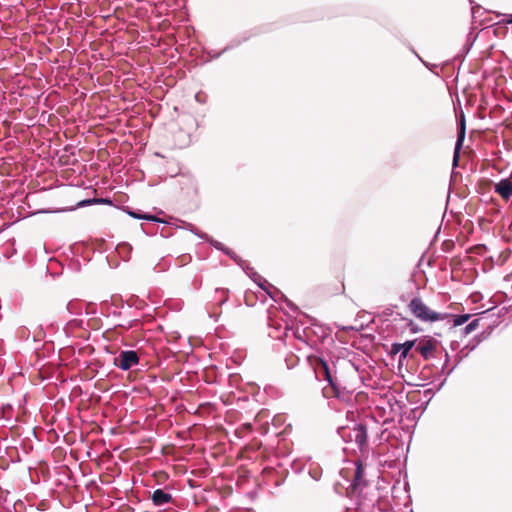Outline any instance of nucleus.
<instances>
[{
	"label": "nucleus",
	"instance_id": "1",
	"mask_svg": "<svg viewBox=\"0 0 512 512\" xmlns=\"http://www.w3.org/2000/svg\"><path fill=\"white\" fill-rule=\"evenodd\" d=\"M315 376L328 382L323 388L326 397H335L343 402L350 403L354 397V388L345 384L337 375L335 365H330L323 359H318L314 366Z\"/></svg>",
	"mask_w": 512,
	"mask_h": 512
},
{
	"label": "nucleus",
	"instance_id": "2",
	"mask_svg": "<svg viewBox=\"0 0 512 512\" xmlns=\"http://www.w3.org/2000/svg\"><path fill=\"white\" fill-rule=\"evenodd\" d=\"M339 434L342 437V439L347 443L350 444L351 447L344 448L345 450H352L356 452L359 450L360 452H363L367 447V431L366 427L361 424H357L353 427H346L339 429Z\"/></svg>",
	"mask_w": 512,
	"mask_h": 512
},
{
	"label": "nucleus",
	"instance_id": "3",
	"mask_svg": "<svg viewBox=\"0 0 512 512\" xmlns=\"http://www.w3.org/2000/svg\"><path fill=\"white\" fill-rule=\"evenodd\" d=\"M408 309L417 319L423 322L443 321L448 317V314L431 310L419 297H414L409 302Z\"/></svg>",
	"mask_w": 512,
	"mask_h": 512
},
{
	"label": "nucleus",
	"instance_id": "4",
	"mask_svg": "<svg viewBox=\"0 0 512 512\" xmlns=\"http://www.w3.org/2000/svg\"><path fill=\"white\" fill-rule=\"evenodd\" d=\"M139 363V357L136 351L125 350L121 351L115 358L114 364L123 371L131 369Z\"/></svg>",
	"mask_w": 512,
	"mask_h": 512
},
{
	"label": "nucleus",
	"instance_id": "5",
	"mask_svg": "<svg viewBox=\"0 0 512 512\" xmlns=\"http://www.w3.org/2000/svg\"><path fill=\"white\" fill-rule=\"evenodd\" d=\"M415 349L424 359H429L433 356L436 350L437 341L429 336H424L420 339H416Z\"/></svg>",
	"mask_w": 512,
	"mask_h": 512
},
{
	"label": "nucleus",
	"instance_id": "6",
	"mask_svg": "<svg viewBox=\"0 0 512 512\" xmlns=\"http://www.w3.org/2000/svg\"><path fill=\"white\" fill-rule=\"evenodd\" d=\"M465 133H466L465 115L463 112H461V114L459 116V121H458L457 141L455 144L454 155H453V165L454 166L458 165L460 149H461L464 139H465Z\"/></svg>",
	"mask_w": 512,
	"mask_h": 512
},
{
	"label": "nucleus",
	"instance_id": "7",
	"mask_svg": "<svg viewBox=\"0 0 512 512\" xmlns=\"http://www.w3.org/2000/svg\"><path fill=\"white\" fill-rule=\"evenodd\" d=\"M417 340H408L404 343H393L391 345V354L399 353V361L402 362L408 357H412L410 351L415 347Z\"/></svg>",
	"mask_w": 512,
	"mask_h": 512
},
{
	"label": "nucleus",
	"instance_id": "8",
	"mask_svg": "<svg viewBox=\"0 0 512 512\" xmlns=\"http://www.w3.org/2000/svg\"><path fill=\"white\" fill-rule=\"evenodd\" d=\"M494 189L503 199L508 200L512 196V181L508 178L501 179L495 184Z\"/></svg>",
	"mask_w": 512,
	"mask_h": 512
},
{
	"label": "nucleus",
	"instance_id": "9",
	"mask_svg": "<svg viewBox=\"0 0 512 512\" xmlns=\"http://www.w3.org/2000/svg\"><path fill=\"white\" fill-rule=\"evenodd\" d=\"M269 326L274 327L279 332H281L283 330V333L271 334L272 337L281 338L282 336H285V337L288 336V331L290 330V328H289L287 321L278 322V321L274 320V318L272 316H270L269 317Z\"/></svg>",
	"mask_w": 512,
	"mask_h": 512
},
{
	"label": "nucleus",
	"instance_id": "10",
	"mask_svg": "<svg viewBox=\"0 0 512 512\" xmlns=\"http://www.w3.org/2000/svg\"><path fill=\"white\" fill-rule=\"evenodd\" d=\"M152 501L156 506H162L172 501V496L163 491L162 489H157L152 494Z\"/></svg>",
	"mask_w": 512,
	"mask_h": 512
},
{
	"label": "nucleus",
	"instance_id": "11",
	"mask_svg": "<svg viewBox=\"0 0 512 512\" xmlns=\"http://www.w3.org/2000/svg\"><path fill=\"white\" fill-rule=\"evenodd\" d=\"M303 473H307L312 480H318L321 477V469L315 463H309L305 465L302 469Z\"/></svg>",
	"mask_w": 512,
	"mask_h": 512
},
{
	"label": "nucleus",
	"instance_id": "12",
	"mask_svg": "<svg viewBox=\"0 0 512 512\" xmlns=\"http://www.w3.org/2000/svg\"><path fill=\"white\" fill-rule=\"evenodd\" d=\"M132 251V247L128 243L118 244L116 247L117 254L124 260L127 261L130 259V254Z\"/></svg>",
	"mask_w": 512,
	"mask_h": 512
},
{
	"label": "nucleus",
	"instance_id": "13",
	"mask_svg": "<svg viewBox=\"0 0 512 512\" xmlns=\"http://www.w3.org/2000/svg\"><path fill=\"white\" fill-rule=\"evenodd\" d=\"M351 465L353 466V471H354L352 480H355V481L362 480V478L364 476V468H363L362 463L360 461H354L351 463Z\"/></svg>",
	"mask_w": 512,
	"mask_h": 512
},
{
	"label": "nucleus",
	"instance_id": "14",
	"mask_svg": "<svg viewBox=\"0 0 512 512\" xmlns=\"http://www.w3.org/2000/svg\"><path fill=\"white\" fill-rule=\"evenodd\" d=\"M259 281L255 279V281L258 283V285L264 289L272 298H275V294L272 293L271 289L275 291V293L280 294V292L274 288L270 283H268L265 279H262L260 276H258Z\"/></svg>",
	"mask_w": 512,
	"mask_h": 512
},
{
	"label": "nucleus",
	"instance_id": "15",
	"mask_svg": "<svg viewBox=\"0 0 512 512\" xmlns=\"http://www.w3.org/2000/svg\"><path fill=\"white\" fill-rule=\"evenodd\" d=\"M82 309H83V304L80 303L79 301L73 300L67 304V310L71 314H81Z\"/></svg>",
	"mask_w": 512,
	"mask_h": 512
},
{
	"label": "nucleus",
	"instance_id": "16",
	"mask_svg": "<svg viewBox=\"0 0 512 512\" xmlns=\"http://www.w3.org/2000/svg\"><path fill=\"white\" fill-rule=\"evenodd\" d=\"M129 214L132 217L136 218V219H145V220H149V221H159L157 217L152 216V215H148V214H140V213H137V212H134V211L129 212Z\"/></svg>",
	"mask_w": 512,
	"mask_h": 512
},
{
	"label": "nucleus",
	"instance_id": "17",
	"mask_svg": "<svg viewBox=\"0 0 512 512\" xmlns=\"http://www.w3.org/2000/svg\"><path fill=\"white\" fill-rule=\"evenodd\" d=\"M470 318L469 314L458 315L454 317V326L463 325Z\"/></svg>",
	"mask_w": 512,
	"mask_h": 512
},
{
	"label": "nucleus",
	"instance_id": "18",
	"mask_svg": "<svg viewBox=\"0 0 512 512\" xmlns=\"http://www.w3.org/2000/svg\"><path fill=\"white\" fill-rule=\"evenodd\" d=\"M479 325V320L478 319H474L473 321H471L466 327H465V334H469L471 333L472 331H474Z\"/></svg>",
	"mask_w": 512,
	"mask_h": 512
},
{
	"label": "nucleus",
	"instance_id": "19",
	"mask_svg": "<svg viewBox=\"0 0 512 512\" xmlns=\"http://www.w3.org/2000/svg\"><path fill=\"white\" fill-rule=\"evenodd\" d=\"M211 243L214 245L215 248L218 250L224 251L227 255L232 256V253L229 249H226L224 245L218 241L211 240Z\"/></svg>",
	"mask_w": 512,
	"mask_h": 512
},
{
	"label": "nucleus",
	"instance_id": "20",
	"mask_svg": "<svg viewBox=\"0 0 512 512\" xmlns=\"http://www.w3.org/2000/svg\"><path fill=\"white\" fill-rule=\"evenodd\" d=\"M217 293L221 294V299L219 300V304L222 305L223 303H225L228 299V296H227V290H224V289H217L216 291Z\"/></svg>",
	"mask_w": 512,
	"mask_h": 512
},
{
	"label": "nucleus",
	"instance_id": "21",
	"mask_svg": "<svg viewBox=\"0 0 512 512\" xmlns=\"http://www.w3.org/2000/svg\"><path fill=\"white\" fill-rule=\"evenodd\" d=\"M98 200H87V201H83L80 203L81 206L83 205H86V204H89V203H92V202H97Z\"/></svg>",
	"mask_w": 512,
	"mask_h": 512
},
{
	"label": "nucleus",
	"instance_id": "22",
	"mask_svg": "<svg viewBox=\"0 0 512 512\" xmlns=\"http://www.w3.org/2000/svg\"><path fill=\"white\" fill-rule=\"evenodd\" d=\"M508 17H509V18H508L507 22H508V23H512V14H509V15H508Z\"/></svg>",
	"mask_w": 512,
	"mask_h": 512
},
{
	"label": "nucleus",
	"instance_id": "23",
	"mask_svg": "<svg viewBox=\"0 0 512 512\" xmlns=\"http://www.w3.org/2000/svg\"><path fill=\"white\" fill-rule=\"evenodd\" d=\"M92 308V305L91 304H87L86 305V313H89L88 309Z\"/></svg>",
	"mask_w": 512,
	"mask_h": 512
},
{
	"label": "nucleus",
	"instance_id": "24",
	"mask_svg": "<svg viewBox=\"0 0 512 512\" xmlns=\"http://www.w3.org/2000/svg\"><path fill=\"white\" fill-rule=\"evenodd\" d=\"M294 335H295V337H297V338H301V336H300V334H299L298 330L294 332Z\"/></svg>",
	"mask_w": 512,
	"mask_h": 512
},
{
	"label": "nucleus",
	"instance_id": "25",
	"mask_svg": "<svg viewBox=\"0 0 512 512\" xmlns=\"http://www.w3.org/2000/svg\"><path fill=\"white\" fill-rule=\"evenodd\" d=\"M361 482H353V488L356 489L358 484H360Z\"/></svg>",
	"mask_w": 512,
	"mask_h": 512
},
{
	"label": "nucleus",
	"instance_id": "26",
	"mask_svg": "<svg viewBox=\"0 0 512 512\" xmlns=\"http://www.w3.org/2000/svg\"><path fill=\"white\" fill-rule=\"evenodd\" d=\"M199 236H200L201 238H203V239H206V240H208V237H207V235H204V234H201V235H200V234H199Z\"/></svg>",
	"mask_w": 512,
	"mask_h": 512
},
{
	"label": "nucleus",
	"instance_id": "27",
	"mask_svg": "<svg viewBox=\"0 0 512 512\" xmlns=\"http://www.w3.org/2000/svg\"><path fill=\"white\" fill-rule=\"evenodd\" d=\"M194 482H189L190 486L191 487H195V485L193 484Z\"/></svg>",
	"mask_w": 512,
	"mask_h": 512
}]
</instances>
